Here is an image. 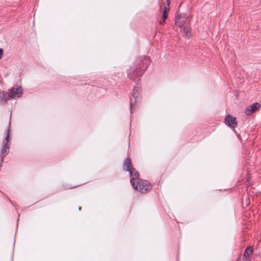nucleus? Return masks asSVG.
Listing matches in <instances>:
<instances>
[{"mask_svg":"<svg viewBox=\"0 0 261 261\" xmlns=\"http://www.w3.org/2000/svg\"><path fill=\"white\" fill-rule=\"evenodd\" d=\"M253 251V247H247L245 251V252L244 253L243 257L246 260H248L249 258L250 257L251 255H252Z\"/></svg>","mask_w":261,"mask_h":261,"instance_id":"1a4fd4ad","label":"nucleus"},{"mask_svg":"<svg viewBox=\"0 0 261 261\" xmlns=\"http://www.w3.org/2000/svg\"><path fill=\"white\" fill-rule=\"evenodd\" d=\"M165 20L163 18V19L160 21L161 24H163L165 22Z\"/></svg>","mask_w":261,"mask_h":261,"instance_id":"2eb2a0df","label":"nucleus"},{"mask_svg":"<svg viewBox=\"0 0 261 261\" xmlns=\"http://www.w3.org/2000/svg\"><path fill=\"white\" fill-rule=\"evenodd\" d=\"M128 172L130 176V178L135 179L136 181L140 179L139 174L134 168H132L130 170L128 171Z\"/></svg>","mask_w":261,"mask_h":261,"instance_id":"6e6552de","label":"nucleus"},{"mask_svg":"<svg viewBox=\"0 0 261 261\" xmlns=\"http://www.w3.org/2000/svg\"><path fill=\"white\" fill-rule=\"evenodd\" d=\"M186 18L184 16H179L176 18L175 23L179 27L182 28L186 22Z\"/></svg>","mask_w":261,"mask_h":261,"instance_id":"0eeeda50","label":"nucleus"},{"mask_svg":"<svg viewBox=\"0 0 261 261\" xmlns=\"http://www.w3.org/2000/svg\"><path fill=\"white\" fill-rule=\"evenodd\" d=\"M3 55V49L2 48H0V59H2Z\"/></svg>","mask_w":261,"mask_h":261,"instance_id":"4468645a","label":"nucleus"},{"mask_svg":"<svg viewBox=\"0 0 261 261\" xmlns=\"http://www.w3.org/2000/svg\"><path fill=\"white\" fill-rule=\"evenodd\" d=\"M22 94V89L21 87L16 86L11 89L10 90L8 98H14L16 97L19 98Z\"/></svg>","mask_w":261,"mask_h":261,"instance_id":"20e7f679","label":"nucleus"},{"mask_svg":"<svg viewBox=\"0 0 261 261\" xmlns=\"http://www.w3.org/2000/svg\"><path fill=\"white\" fill-rule=\"evenodd\" d=\"M133 166L131 164L130 159L129 158H126L123 163V169L125 171H128L132 168Z\"/></svg>","mask_w":261,"mask_h":261,"instance_id":"9d476101","label":"nucleus"},{"mask_svg":"<svg viewBox=\"0 0 261 261\" xmlns=\"http://www.w3.org/2000/svg\"><path fill=\"white\" fill-rule=\"evenodd\" d=\"M130 181L133 188L142 193L149 192L152 188L150 184L147 180L139 179L136 181V179L130 178Z\"/></svg>","mask_w":261,"mask_h":261,"instance_id":"f03ea898","label":"nucleus"},{"mask_svg":"<svg viewBox=\"0 0 261 261\" xmlns=\"http://www.w3.org/2000/svg\"><path fill=\"white\" fill-rule=\"evenodd\" d=\"M169 11V9H167V8L165 7V9L163 14V18L165 19L168 16V12Z\"/></svg>","mask_w":261,"mask_h":261,"instance_id":"ddd939ff","label":"nucleus"},{"mask_svg":"<svg viewBox=\"0 0 261 261\" xmlns=\"http://www.w3.org/2000/svg\"><path fill=\"white\" fill-rule=\"evenodd\" d=\"M130 101H131L130 103L132 104V99H130Z\"/></svg>","mask_w":261,"mask_h":261,"instance_id":"f3484780","label":"nucleus"},{"mask_svg":"<svg viewBox=\"0 0 261 261\" xmlns=\"http://www.w3.org/2000/svg\"><path fill=\"white\" fill-rule=\"evenodd\" d=\"M260 107V105L258 102H255L249 106L245 111L247 115H251Z\"/></svg>","mask_w":261,"mask_h":261,"instance_id":"39448f33","label":"nucleus"},{"mask_svg":"<svg viewBox=\"0 0 261 261\" xmlns=\"http://www.w3.org/2000/svg\"><path fill=\"white\" fill-rule=\"evenodd\" d=\"M182 31L184 33L183 35L185 36H189L190 33L189 29L187 27H184L182 28Z\"/></svg>","mask_w":261,"mask_h":261,"instance_id":"9b49d317","label":"nucleus"},{"mask_svg":"<svg viewBox=\"0 0 261 261\" xmlns=\"http://www.w3.org/2000/svg\"><path fill=\"white\" fill-rule=\"evenodd\" d=\"M150 64L148 57L142 56L138 57L135 60L133 65L127 70L129 79L135 80L136 77L141 76Z\"/></svg>","mask_w":261,"mask_h":261,"instance_id":"f257e3e1","label":"nucleus"},{"mask_svg":"<svg viewBox=\"0 0 261 261\" xmlns=\"http://www.w3.org/2000/svg\"><path fill=\"white\" fill-rule=\"evenodd\" d=\"M226 124L231 127H235L237 125V122L235 117L231 115H228L225 120Z\"/></svg>","mask_w":261,"mask_h":261,"instance_id":"423d86ee","label":"nucleus"},{"mask_svg":"<svg viewBox=\"0 0 261 261\" xmlns=\"http://www.w3.org/2000/svg\"><path fill=\"white\" fill-rule=\"evenodd\" d=\"M9 134H10V130L8 128L7 129V135L5 137V139H4L3 141V145L1 149V157L2 159V161H3V160L4 157L6 156V155L8 153L9 151Z\"/></svg>","mask_w":261,"mask_h":261,"instance_id":"7ed1b4c3","label":"nucleus"},{"mask_svg":"<svg viewBox=\"0 0 261 261\" xmlns=\"http://www.w3.org/2000/svg\"><path fill=\"white\" fill-rule=\"evenodd\" d=\"M139 91H140V88L139 87H137L135 88L134 91L133 93V95L135 99L138 97V95L137 94V92H139Z\"/></svg>","mask_w":261,"mask_h":261,"instance_id":"f8f14e48","label":"nucleus"},{"mask_svg":"<svg viewBox=\"0 0 261 261\" xmlns=\"http://www.w3.org/2000/svg\"><path fill=\"white\" fill-rule=\"evenodd\" d=\"M2 94L5 97L6 96V93H5L4 92H3L2 93Z\"/></svg>","mask_w":261,"mask_h":261,"instance_id":"dca6fc26","label":"nucleus"}]
</instances>
